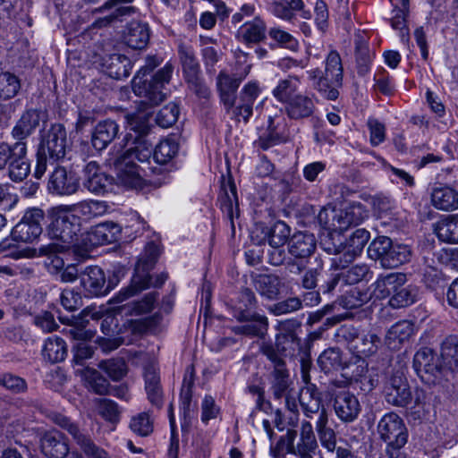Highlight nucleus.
<instances>
[{"label":"nucleus","mask_w":458,"mask_h":458,"mask_svg":"<svg viewBox=\"0 0 458 458\" xmlns=\"http://www.w3.org/2000/svg\"><path fill=\"white\" fill-rule=\"evenodd\" d=\"M384 395L387 403L407 408L412 401V393L406 377L397 370L391 374L384 386Z\"/></svg>","instance_id":"obj_16"},{"label":"nucleus","mask_w":458,"mask_h":458,"mask_svg":"<svg viewBox=\"0 0 458 458\" xmlns=\"http://www.w3.org/2000/svg\"><path fill=\"white\" fill-rule=\"evenodd\" d=\"M413 368L427 383H434L442 375L444 366L438 355L430 348H420L414 355Z\"/></svg>","instance_id":"obj_15"},{"label":"nucleus","mask_w":458,"mask_h":458,"mask_svg":"<svg viewBox=\"0 0 458 458\" xmlns=\"http://www.w3.org/2000/svg\"><path fill=\"white\" fill-rule=\"evenodd\" d=\"M301 349V339L297 335L277 334L276 335L275 344L271 343H262L260 352L267 357L270 362L276 360L282 363L285 362V358L295 355V352Z\"/></svg>","instance_id":"obj_11"},{"label":"nucleus","mask_w":458,"mask_h":458,"mask_svg":"<svg viewBox=\"0 0 458 458\" xmlns=\"http://www.w3.org/2000/svg\"><path fill=\"white\" fill-rule=\"evenodd\" d=\"M42 119L43 114L40 110L34 108L25 110L11 131L15 142L27 143L26 140L35 132Z\"/></svg>","instance_id":"obj_22"},{"label":"nucleus","mask_w":458,"mask_h":458,"mask_svg":"<svg viewBox=\"0 0 458 458\" xmlns=\"http://www.w3.org/2000/svg\"><path fill=\"white\" fill-rule=\"evenodd\" d=\"M268 36L279 47L291 50H295L298 47V41L290 33L279 28H271Z\"/></svg>","instance_id":"obj_64"},{"label":"nucleus","mask_w":458,"mask_h":458,"mask_svg":"<svg viewBox=\"0 0 458 458\" xmlns=\"http://www.w3.org/2000/svg\"><path fill=\"white\" fill-rule=\"evenodd\" d=\"M27 143H21L8 164V176L11 181L20 182L30 173V162L27 158Z\"/></svg>","instance_id":"obj_31"},{"label":"nucleus","mask_w":458,"mask_h":458,"mask_svg":"<svg viewBox=\"0 0 458 458\" xmlns=\"http://www.w3.org/2000/svg\"><path fill=\"white\" fill-rule=\"evenodd\" d=\"M436 233L442 242L458 243V215H449L441 219L436 227Z\"/></svg>","instance_id":"obj_45"},{"label":"nucleus","mask_w":458,"mask_h":458,"mask_svg":"<svg viewBox=\"0 0 458 458\" xmlns=\"http://www.w3.org/2000/svg\"><path fill=\"white\" fill-rule=\"evenodd\" d=\"M250 68L251 65L247 64L242 72L233 74H229L225 70L219 72L216 77V86L220 101L223 103L227 112L234 106L239 86L250 73Z\"/></svg>","instance_id":"obj_14"},{"label":"nucleus","mask_w":458,"mask_h":458,"mask_svg":"<svg viewBox=\"0 0 458 458\" xmlns=\"http://www.w3.org/2000/svg\"><path fill=\"white\" fill-rule=\"evenodd\" d=\"M242 323L232 328L235 335H242L248 337L264 339L268 332V318L267 316L256 311H243L238 309L233 317Z\"/></svg>","instance_id":"obj_10"},{"label":"nucleus","mask_w":458,"mask_h":458,"mask_svg":"<svg viewBox=\"0 0 458 458\" xmlns=\"http://www.w3.org/2000/svg\"><path fill=\"white\" fill-rule=\"evenodd\" d=\"M172 72L173 66L167 64L157 71L154 80L150 82L141 83L140 81H134L133 91L141 100L138 104L137 111L127 116L131 130L140 135H145L149 131L151 114L149 109L165 99L166 93L163 91V89L169 82Z\"/></svg>","instance_id":"obj_1"},{"label":"nucleus","mask_w":458,"mask_h":458,"mask_svg":"<svg viewBox=\"0 0 458 458\" xmlns=\"http://www.w3.org/2000/svg\"><path fill=\"white\" fill-rule=\"evenodd\" d=\"M117 171V181L128 189H142L144 180L140 174V167L132 160L118 157L114 162Z\"/></svg>","instance_id":"obj_23"},{"label":"nucleus","mask_w":458,"mask_h":458,"mask_svg":"<svg viewBox=\"0 0 458 458\" xmlns=\"http://www.w3.org/2000/svg\"><path fill=\"white\" fill-rule=\"evenodd\" d=\"M264 240L270 247H284L290 236V227L283 221L276 222L270 228L263 229Z\"/></svg>","instance_id":"obj_50"},{"label":"nucleus","mask_w":458,"mask_h":458,"mask_svg":"<svg viewBox=\"0 0 458 458\" xmlns=\"http://www.w3.org/2000/svg\"><path fill=\"white\" fill-rule=\"evenodd\" d=\"M68 207L73 214L85 221L102 216L108 210V205L106 201L94 199L83 200L77 204L68 205Z\"/></svg>","instance_id":"obj_41"},{"label":"nucleus","mask_w":458,"mask_h":458,"mask_svg":"<svg viewBox=\"0 0 458 458\" xmlns=\"http://www.w3.org/2000/svg\"><path fill=\"white\" fill-rule=\"evenodd\" d=\"M419 291L411 284H405L390 296L388 304L394 309H401L413 304Z\"/></svg>","instance_id":"obj_51"},{"label":"nucleus","mask_w":458,"mask_h":458,"mask_svg":"<svg viewBox=\"0 0 458 458\" xmlns=\"http://www.w3.org/2000/svg\"><path fill=\"white\" fill-rule=\"evenodd\" d=\"M21 89V81L13 73L0 72V100L14 98Z\"/></svg>","instance_id":"obj_53"},{"label":"nucleus","mask_w":458,"mask_h":458,"mask_svg":"<svg viewBox=\"0 0 458 458\" xmlns=\"http://www.w3.org/2000/svg\"><path fill=\"white\" fill-rule=\"evenodd\" d=\"M371 272L366 264H357L343 272L344 284H355L369 280Z\"/></svg>","instance_id":"obj_59"},{"label":"nucleus","mask_w":458,"mask_h":458,"mask_svg":"<svg viewBox=\"0 0 458 458\" xmlns=\"http://www.w3.org/2000/svg\"><path fill=\"white\" fill-rule=\"evenodd\" d=\"M66 334L74 340H81L73 346V361L77 365H83L85 360L92 358L94 354V347L86 343L93 337L90 331H86L81 327H72L66 331Z\"/></svg>","instance_id":"obj_29"},{"label":"nucleus","mask_w":458,"mask_h":458,"mask_svg":"<svg viewBox=\"0 0 458 458\" xmlns=\"http://www.w3.org/2000/svg\"><path fill=\"white\" fill-rule=\"evenodd\" d=\"M98 367L114 381L121 380L127 373L126 363L122 358L102 360L99 362Z\"/></svg>","instance_id":"obj_55"},{"label":"nucleus","mask_w":458,"mask_h":458,"mask_svg":"<svg viewBox=\"0 0 458 458\" xmlns=\"http://www.w3.org/2000/svg\"><path fill=\"white\" fill-rule=\"evenodd\" d=\"M252 284L258 293L266 300H277L284 283L276 274H258L252 276Z\"/></svg>","instance_id":"obj_27"},{"label":"nucleus","mask_w":458,"mask_h":458,"mask_svg":"<svg viewBox=\"0 0 458 458\" xmlns=\"http://www.w3.org/2000/svg\"><path fill=\"white\" fill-rule=\"evenodd\" d=\"M299 88V78L297 76H288L286 79L278 81L272 94L276 100L285 106L301 93Z\"/></svg>","instance_id":"obj_43"},{"label":"nucleus","mask_w":458,"mask_h":458,"mask_svg":"<svg viewBox=\"0 0 458 458\" xmlns=\"http://www.w3.org/2000/svg\"><path fill=\"white\" fill-rule=\"evenodd\" d=\"M261 93V89L257 81H250L245 84L236 96L234 106L231 107L233 115L245 123L250 121L253 114L254 104Z\"/></svg>","instance_id":"obj_18"},{"label":"nucleus","mask_w":458,"mask_h":458,"mask_svg":"<svg viewBox=\"0 0 458 458\" xmlns=\"http://www.w3.org/2000/svg\"><path fill=\"white\" fill-rule=\"evenodd\" d=\"M102 65L108 76L115 80L129 77L131 70V60L126 55L119 53L103 56Z\"/></svg>","instance_id":"obj_36"},{"label":"nucleus","mask_w":458,"mask_h":458,"mask_svg":"<svg viewBox=\"0 0 458 458\" xmlns=\"http://www.w3.org/2000/svg\"><path fill=\"white\" fill-rule=\"evenodd\" d=\"M270 363L272 369L269 373V384L272 395L276 400H281L284 398L285 400V403L289 406V394L293 382L291 380L290 372L287 369L286 363H282L278 360Z\"/></svg>","instance_id":"obj_19"},{"label":"nucleus","mask_w":458,"mask_h":458,"mask_svg":"<svg viewBox=\"0 0 458 458\" xmlns=\"http://www.w3.org/2000/svg\"><path fill=\"white\" fill-rule=\"evenodd\" d=\"M121 232L122 227L118 224L106 221L91 227L86 241L89 242L90 247L113 243L118 241Z\"/></svg>","instance_id":"obj_26"},{"label":"nucleus","mask_w":458,"mask_h":458,"mask_svg":"<svg viewBox=\"0 0 458 458\" xmlns=\"http://www.w3.org/2000/svg\"><path fill=\"white\" fill-rule=\"evenodd\" d=\"M406 275L403 273H389L380 276L376 282V287L382 297L391 296L405 285Z\"/></svg>","instance_id":"obj_47"},{"label":"nucleus","mask_w":458,"mask_h":458,"mask_svg":"<svg viewBox=\"0 0 458 458\" xmlns=\"http://www.w3.org/2000/svg\"><path fill=\"white\" fill-rule=\"evenodd\" d=\"M119 133L116 122L106 119L99 122L92 133L91 143L95 149L101 151L114 140Z\"/></svg>","instance_id":"obj_34"},{"label":"nucleus","mask_w":458,"mask_h":458,"mask_svg":"<svg viewBox=\"0 0 458 458\" xmlns=\"http://www.w3.org/2000/svg\"><path fill=\"white\" fill-rule=\"evenodd\" d=\"M79 188L80 181L76 174L62 166H57L52 172L47 183L48 191L58 196L72 195Z\"/></svg>","instance_id":"obj_20"},{"label":"nucleus","mask_w":458,"mask_h":458,"mask_svg":"<svg viewBox=\"0 0 458 458\" xmlns=\"http://www.w3.org/2000/svg\"><path fill=\"white\" fill-rule=\"evenodd\" d=\"M342 364L341 352L337 348L325 350L318 359V367L326 374L337 371L342 368Z\"/></svg>","instance_id":"obj_52"},{"label":"nucleus","mask_w":458,"mask_h":458,"mask_svg":"<svg viewBox=\"0 0 458 458\" xmlns=\"http://www.w3.org/2000/svg\"><path fill=\"white\" fill-rule=\"evenodd\" d=\"M431 203L438 210L454 211L458 209V191L447 185H439L431 191Z\"/></svg>","instance_id":"obj_38"},{"label":"nucleus","mask_w":458,"mask_h":458,"mask_svg":"<svg viewBox=\"0 0 458 458\" xmlns=\"http://www.w3.org/2000/svg\"><path fill=\"white\" fill-rule=\"evenodd\" d=\"M413 405L407 410V416L413 420H420L424 416L427 394L423 389L416 388L412 394Z\"/></svg>","instance_id":"obj_62"},{"label":"nucleus","mask_w":458,"mask_h":458,"mask_svg":"<svg viewBox=\"0 0 458 458\" xmlns=\"http://www.w3.org/2000/svg\"><path fill=\"white\" fill-rule=\"evenodd\" d=\"M296 437V430L288 429L286 435L279 439L278 445H285L287 452L298 458H315L318 452V444L310 420L301 421L300 439L294 445Z\"/></svg>","instance_id":"obj_8"},{"label":"nucleus","mask_w":458,"mask_h":458,"mask_svg":"<svg viewBox=\"0 0 458 458\" xmlns=\"http://www.w3.org/2000/svg\"><path fill=\"white\" fill-rule=\"evenodd\" d=\"M67 148V133L61 123H53L40 133L36 157L34 176L40 179L47 171V162L64 158Z\"/></svg>","instance_id":"obj_3"},{"label":"nucleus","mask_w":458,"mask_h":458,"mask_svg":"<svg viewBox=\"0 0 458 458\" xmlns=\"http://www.w3.org/2000/svg\"><path fill=\"white\" fill-rule=\"evenodd\" d=\"M280 141L281 137L276 131V128L274 124V119L273 117L269 116L267 130L259 136V140H257V144L262 149L267 150L269 148L280 143Z\"/></svg>","instance_id":"obj_63"},{"label":"nucleus","mask_w":458,"mask_h":458,"mask_svg":"<svg viewBox=\"0 0 458 458\" xmlns=\"http://www.w3.org/2000/svg\"><path fill=\"white\" fill-rule=\"evenodd\" d=\"M413 334V323L409 320H401L387 330L385 343L389 349L398 350L402 345L409 342Z\"/></svg>","instance_id":"obj_35"},{"label":"nucleus","mask_w":458,"mask_h":458,"mask_svg":"<svg viewBox=\"0 0 458 458\" xmlns=\"http://www.w3.org/2000/svg\"><path fill=\"white\" fill-rule=\"evenodd\" d=\"M266 30L265 22L259 17H255L238 29L236 37L246 44H257L266 38Z\"/></svg>","instance_id":"obj_40"},{"label":"nucleus","mask_w":458,"mask_h":458,"mask_svg":"<svg viewBox=\"0 0 458 458\" xmlns=\"http://www.w3.org/2000/svg\"><path fill=\"white\" fill-rule=\"evenodd\" d=\"M286 115L295 121L311 117L316 111V104L311 96L300 93L284 106Z\"/></svg>","instance_id":"obj_32"},{"label":"nucleus","mask_w":458,"mask_h":458,"mask_svg":"<svg viewBox=\"0 0 458 458\" xmlns=\"http://www.w3.org/2000/svg\"><path fill=\"white\" fill-rule=\"evenodd\" d=\"M302 307L301 301L298 297H289L284 301L276 302L267 307V311L276 316L287 315L297 311Z\"/></svg>","instance_id":"obj_56"},{"label":"nucleus","mask_w":458,"mask_h":458,"mask_svg":"<svg viewBox=\"0 0 458 458\" xmlns=\"http://www.w3.org/2000/svg\"><path fill=\"white\" fill-rule=\"evenodd\" d=\"M56 423L68 432L88 458H109L106 452L94 443L87 429L79 424L62 415L56 418Z\"/></svg>","instance_id":"obj_9"},{"label":"nucleus","mask_w":458,"mask_h":458,"mask_svg":"<svg viewBox=\"0 0 458 458\" xmlns=\"http://www.w3.org/2000/svg\"><path fill=\"white\" fill-rule=\"evenodd\" d=\"M43 358L51 362L57 363L64 360L67 356V345L59 336L48 337L42 349Z\"/></svg>","instance_id":"obj_44"},{"label":"nucleus","mask_w":458,"mask_h":458,"mask_svg":"<svg viewBox=\"0 0 458 458\" xmlns=\"http://www.w3.org/2000/svg\"><path fill=\"white\" fill-rule=\"evenodd\" d=\"M50 223L47 233L50 239L59 242L42 245L40 250L45 253L69 251L77 246L81 231V218L71 211L68 205H59L49 209Z\"/></svg>","instance_id":"obj_2"},{"label":"nucleus","mask_w":458,"mask_h":458,"mask_svg":"<svg viewBox=\"0 0 458 458\" xmlns=\"http://www.w3.org/2000/svg\"><path fill=\"white\" fill-rule=\"evenodd\" d=\"M153 153L154 150L151 144L146 141H140L134 148L127 149L121 157L126 158V160H132L133 162L134 159L140 162H145L150 158Z\"/></svg>","instance_id":"obj_60"},{"label":"nucleus","mask_w":458,"mask_h":458,"mask_svg":"<svg viewBox=\"0 0 458 458\" xmlns=\"http://www.w3.org/2000/svg\"><path fill=\"white\" fill-rule=\"evenodd\" d=\"M40 448L48 458H65L70 452L68 439L57 430L46 432L42 436Z\"/></svg>","instance_id":"obj_24"},{"label":"nucleus","mask_w":458,"mask_h":458,"mask_svg":"<svg viewBox=\"0 0 458 458\" xmlns=\"http://www.w3.org/2000/svg\"><path fill=\"white\" fill-rule=\"evenodd\" d=\"M369 238V231L356 229L344 243L342 242V254L331 259V267L336 270L347 267L361 253Z\"/></svg>","instance_id":"obj_12"},{"label":"nucleus","mask_w":458,"mask_h":458,"mask_svg":"<svg viewBox=\"0 0 458 458\" xmlns=\"http://www.w3.org/2000/svg\"><path fill=\"white\" fill-rule=\"evenodd\" d=\"M309 79L313 88L328 100H335L339 96L338 89L342 86L343 66L341 57L335 51H331L326 60L323 73L318 69L308 71Z\"/></svg>","instance_id":"obj_4"},{"label":"nucleus","mask_w":458,"mask_h":458,"mask_svg":"<svg viewBox=\"0 0 458 458\" xmlns=\"http://www.w3.org/2000/svg\"><path fill=\"white\" fill-rule=\"evenodd\" d=\"M368 255L383 267L394 268L410 261L411 250L406 244L393 242L389 237L378 236L369 243Z\"/></svg>","instance_id":"obj_7"},{"label":"nucleus","mask_w":458,"mask_h":458,"mask_svg":"<svg viewBox=\"0 0 458 458\" xmlns=\"http://www.w3.org/2000/svg\"><path fill=\"white\" fill-rule=\"evenodd\" d=\"M150 30L147 23L131 21L126 27L124 40L127 46L132 49H143L149 41Z\"/></svg>","instance_id":"obj_37"},{"label":"nucleus","mask_w":458,"mask_h":458,"mask_svg":"<svg viewBox=\"0 0 458 458\" xmlns=\"http://www.w3.org/2000/svg\"><path fill=\"white\" fill-rule=\"evenodd\" d=\"M44 211L38 208L25 211L21 220L13 228L12 237L16 242H30L42 233Z\"/></svg>","instance_id":"obj_13"},{"label":"nucleus","mask_w":458,"mask_h":458,"mask_svg":"<svg viewBox=\"0 0 458 458\" xmlns=\"http://www.w3.org/2000/svg\"><path fill=\"white\" fill-rule=\"evenodd\" d=\"M194 384V373L191 369L185 373L182 386L180 394L181 406L180 411L182 416V430L189 431L191 424V403L192 398V386Z\"/></svg>","instance_id":"obj_33"},{"label":"nucleus","mask_w":458,"mask_h":458,"mask_svg":"<svg viewBox=\"0 0 458 458\" xmlns=\"http://www.w3.org/2000/svg\"><path fill=\"white\" fill-rule=\"evenodd\" d=\"M335 338L359 358L372 356L377 352L380 344V338L377 334L352 325H343L337 328Z\"/></svg>","instance_id":"obj_6"},{"label":"nucleus","mask_w":458,"mask_h":458,"mask_svg":"<svg viewBox=\"0 0 458 458\" xmlns=\"http://www.w3.org/2000/svg\"><path fill=\"white\" fill-rule=\"evenodd\" d=\"M180 110L175 103H169L159 110L156 123L162 128L173 126L178 120Z\"/></svg>","instance_id":"obj_57"},{"label":"nucleus","mask_w":458,"mask_h":458,"mask_svg":"<svg viewBox=\"0 0 458 458\" xmlns=\"http://www.w3.org/2000/svg\"><path fill=\"white\" fill-rule=\"evenodd\" d=\"M158 256L159 249L157 245L152 242L148 243L145 247L144 253L139 259L135 266L134 275L131 280V284L126 288L122 289L118 294L113 298V302H123L128 298L149 287V271L154 267Z\"/></svg>","instance_id":"obj_5"},{"label":"nucleus","mask_w":458,"mask_h":458,"mask_svg":"<svg viewBox=\"0 0 458 458\" xmlns=\"http://www.w3.org/2000/svg\"><path fill=\"white\" fill-rule=\"evenodd\" d=\"M130 428L137 435L147 437L153 431V421L148 412H141L131 419Z\"/></svg>","instance_id":"obj_61"},{"label":"nucleus","mask_w":458,"mask_h":458,"mask_svg":"<svg viewBox=\"0 0 458 458\" xmlns=\"http://www.w3.org/2000/svg\"><path fill=\"white\" fill-rule=\"evenodd\" d=\"M80 279L84 290L91 295H105L110 291V286L106 284L105 273L98 266L87 267L80 274Z\"/></svg>","instance_id":"obj_25"},{"label":"nucleus","mask_w":458,"mask_h":458,"mask_svg":"<svg viewBox=\"0 0 458 458\" xmlns=\"http://www.w3.org/2000/svg\"><path fill=\"white\" fill-rule=\"evenodd\" d=\"M315 427L322 447L329 453H334L339 441L335 431L328 426V418L324 413L315 421Z\"/></svg>","instance_id":"obj_46"},{"label":"nucleus","mask_w":458,"mask_h":458,"mask_svg":"<svg viewBox=\"0 0 458 458\" xmlns=\"http://www.w3.org/2000/svg\"><path fill=\"white\" fill-rule=\"evenodd\" d=\"M178 55L185 80L192 79L193 77L200 74L199 62L191 47L180 44L178 47Z\"/></svg>","instance_id":"obj_49"},{"label":"nucleus","mask_w":458,"mask_h":458,"mask_svg":"<svg viewBox=\"0 0 458 458\" xmlns=\"http://www.w3.org/2000/svg\"><path fill=\"white\" fill-rule=\"evenodd\" d=\"M333 407L337 418L344 423L355 421L361 405L357 396L349 391H340L334 397Z\"/></svg>","instance_id":"obj_21"},{"label":"nucleus","mask_w":458,"mask_h":458,"mask_svg":"<svg viewBox=\"0 0 458 458\" xmlns=\"http://www.w3.org/2000/svg\"><path fill=\"white\" fill-rule=\"evenodd\" d=\"M144 377L148 401L152 405L160 409L163 405V389L160 385L159 374L154 367L149 366L145 369Z\"/></svg>","instance_id":"obj_42"},{"label":"nucleus","mask_w":458,"mask_h":458,"mask_svg":"<svg viewBox=\"0 0 458 458\" xmlns=\"http://www.w3.org/2000/svg\"><path fill=\"white\" fill-rule=\"evenodd\" d=\"M84 375L90 388L96 394L103 395L108 393L109 382L98 370L86 368Z\"/></svg>","instance_id":"obj_58"},{"label":"nucleus","mask_w":458,"mask_h":458,"mask_svg":"<svg viewBox=\"0 0 458 458\" xmlns=\"http://www.w3.org/2000/svg\"><path fill=\"white\" fill-rule=\"evenodd\" d=\"M317 241L312 233L299 232L294 233L288 242V251L292 257L309 261L315 252Z\"/></svg>","instance_id":"obj_30"},{"label":"nucleus","mask_w":458,"mask_h":458,"mask_svg":"<svg viewBox=\"0 0 458 458\" xmlns=\"http://www.w3.org/2000/svg\"><path fill=\"white\" fill-rule=\"evenodd\" d=\"M133 0H108L102 6L96 9L98 13L111 11L110 13L103 18L97 20L94 26L98 28L109 25L111 22L120 20L123 16H130L136 11L133 6H123V4L131 3Z\"/></svg>","instance_id":"obj_28"},{"label":"nucleus","mask_w":458,"mask_h":458,"mask_svg":"<svg viewBox=\"0 0 458 458\" xmlns=\"http://www.w3.org/2000/svg\"><path fill=\"white\" fill-rule=\"evenodd\" d=\"M179 150V144L175 137H168L162 140L155 148L153 157L157 164L168 165Z\"/></svg>","instance_id":"obj_48"},{"label":"nucleus","mask_w":458,"mask_h":458,"mask_svg":"<svg viewBox=\"0 0 458 458\" xmlns=\"http://www.w3.org/2000/svg\"><path fill=\"white\" fill-rule=\"evenodd\" d=\"M158 297L157 292L147 293L140 301H133L124 307L125 314L142 315L152 311Z\"/></svg>","instance_id":"obj_54"},{"label":"nucleus","mask_w":458,"mask_h":458,"mask_svg":"<svg viewBox=\"0 0 458 458\" xmlns=\"http://www.w3.org/2000/svg\"><path fill=\"white\" fill-rule=\"evenodd\" d=\"M377 433L381 440L396 446L406 445L408 429L403 420L395 412L385 414L377 424Z\"/></svg>","instance_id":"obj_17"},{"label":"nucleus","mask_w":458,"mask_h":458,"mask_svg":"<svg viewBox=\"0 0 458 458\" xmlns=\"http://www.w3.org/2000/svg\"><path fill=\"white\" fill-rule=\"evenodd\" d=\"M331 215L335 218L334 232L339 233L347 230L352 225L360 224L363 219V210L360 205L336 209V211H332Z\"/></svg>","instance_id":"obj_39"}]
</instances>
